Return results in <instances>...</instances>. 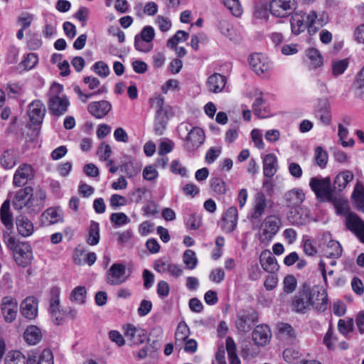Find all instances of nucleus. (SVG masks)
Segmentation results:
<instances>
[{"instance_id":"33","label":"nucleus","mask_w":364,"mask_h":364,"mask_svg":"<svg viewBox=\"0 0 364 364\" xmlns=\"http://www.w3.org/2000/svg\"><path fill=\"white\" fill-rule=\"evenodd\" d=\"M16 224L18 233L24 237L31 236L34 231L33 223L24 215L18 216Z\"/></svg>"},{"instance_id":"25","label":"nucleus","mask_w":364,"mask_h":364,"mask_svg":"<svg viewBox=\"0 0 364 364\" xmlns=\"http://www.w3.org/2000/svg\"><path fill=\"white\" fill-rule=\"evenodd\" d=\"M33 189L30 186L25 187L18 190L13 200V205L15 209L21 210L23 208L28 209L31 192Z\"/></svg>"},{"instance_id":"52","label":"nucleus","mask_w":364,"mask_h":364,"mask_svg":"<svg viewBox=\"0 0 364 364\" xmlns=\"http://www.w3.org/2000/svg\"><path fill=\"white\" fill-rule=\"evenodd\" d=\"M210 187L218 195H225L227 192L225 181L219 178H213L210 180Z\"/></svg>"},{"instance_id":"51","label":"nucleus","mask_w":364,"mask_h":364,"mask_svg":"<svg viewBox=\"0 0 364 364\" xmlns=\"http://www.w3.org/2000/svg\"><path fill=\"white\" fill-rule=\"evenodd\" d=\"M253 16L255 20L259 21H267L269 18V11L267 6L262 4L255 5Z\"/></svg>"},{"instance_id":"4","label":"nucleus","mask_w":364,"mask_h":364,"mask_svg":"<svg viewBox=\"0 0 364 364\" xmlns=\"http://www.w3.org/2000/svg\"><path fill=\"white\" fill-rule=\"evenodd\" d=\"M309 186L315 193L316 198L321 201H330L333 197L331 181L329 177H312L309 181Z\"/></svg>"},{"instance_id":"46","label":"nucleus","mask_w":364,"mask_h":364,"mask_svg":"<svg viewBox=\"0 0 364 364\" xmlns=\"http://www.w3.org/2000/svg\"><path fill=\"white\" fill-rule=\"evenodd\" d=\"M5 364H26V357L18 350L9 351L4 359Z\"/></svg>"},{"instance_id":"6","label":"nucleus","mask_w":364,"mask_h":364,"mask_svg":"<svg viewBox=\"0 0 364 364\" xmlns=\"http://www.w3.org/2000/svg\"><path fill=\"white\" fill-rule=\"evenodd\" d=\"M155 36V31L151 26H144L140 33L134 37V48L141 53H149L154 48L153 40Z\"/></svg>"},{"instance_id":"58","label":"nucleus","mask_w":364,"mask_h":364,"mask_svg":"<svg viewBox=\"0 0 364 364\" xmlns=\"http://www.w3.org/2000/svg\"><path fill=\"white\" fill-rule=\"evenodd\" d=\"M105 91H106L105 88L103 87H101L100 89H99L97 91L94 92L92 93L85 94L84 92H82V91L81 90V89L79 86L76 85L74 87L75 93H76L77 95L79 100L80 101H82V102H86L93 95H99Z\"/></svg>"},{"instance_id":"10","label":"nucleus","mask_w":364,"mask_h":364,"mask_svg":"<svg viewBox=\"0 0 364 364\" xmlns=\"http://www.w3.org/2000/svg\"><path fill=\"white\" fill-rule=\"evenodd\" d=\"M129 276L125 265L115 263L107 271L105 280L107 284L117 286L125 282Z\"/></svg>"},{"instance_id":"49","label":"nucleus","mask_w":364,"mask_h":364,"mask_svg":"<svg viewBox=\"0 0 364 364\" xmlns=\"http://www.w3.org/2000/svg\"><path fill=\"white\" fill-rule=\"evenodd\" d=\"M183 262L188 269H193L196 267L198 264V259L196 253L192 250H186L183 252Z\"/></svg>"},{"instance_id":"19","label":"nucleus","mask_w":364,"mask_h":364,"mask_svg":"<svg viewBox=\"0 0 364 364\" xmlns=\"http://www.w3.org/2000/svg\"><path fill=\"white\" fill-rule=\"evenodd\" d=\"M46 107L41 100H34L28 106V114L31 122L34 124H41L45 114Z\"/></svg>"},{"instance_id":"63","label":"nucleus","mask_w":364,"mask_h":364,"mask_svg":"<svg viewBox=\"0 0 364 364\" xmlns=\"http://www.w3.org/2000/svg\"><path fill=\"white\" fill-rule=\"evenodd\" d=\"M142 175L144 180L151 181L158 178L159 172L154 166L149 165L144 168Z\"/></svg>"},{"instance_id":"21","label":"nucleus","mask_w":364,"mask_h":364,"mask_svg":"<svg viewBox=\"0 0 364 364\" xmlns=\"http://www.w3.org/2000/svg\"><path fill=\"white\" fill-rule=\"evenodd\" d=\"M259 262L263 269L269 273H274L279 269L276 258L267 250H263L261 252Z\"/></svg>"},{"instance_id":"2","label":"nucleus","mask_w":364,"mask_h":364,"mask_svg":"<svg viewBox=\"0 0 364 364\" xmlns=\"http://www.w3.org/2000/svg\"><path fill=\"white\" fill-rule=\"evenodd\" d=\"M63 90L61 85L53 83L48 92V109L51 114L56 117L65 114L70 106V101Z\"/></svg>"},{"instance_id":"12","label":"nucleus","mask_w":364,"mask_h":364,"mask_svg":"<svg viewBox=\"0 0 364 364\" xmlns=\"http://www.w3.org/2000/svg\"><path fill=\"white\" fill-rule=\"evenodd\" d=\"M306 18L307 26H309V33L315 34L319 28L323 27L327 22L328 16L325 11H310L309 13H304Z\"/></svg>"},{"instance_id":"27","label":"nucleus","mask_w":364,"mask_h":364,"mask_svg":"<svg viewBox=\"0 0 364 364\" xmlns=\"http://www.w3.org/2000/svg\"><path fill=\"white\" fill-rule=\"evenodd\" d=\"M290 24L294 35L298 36L306 29L309 31L305 14L295 13L290 18Z\"/></svg>"},{"instance_id":"61","label":"nucleus","mask_w":364,"mask_h":364,"mask_svg":"<svg viewBox=\"0 0 364 364\" xmlns=\"http://www.w3.org/2000/svg\"><path fill=\"white\" fill-rule=\"evenodd\" d=\"M38 60L37 55L31 53L27 55L21 64L25 70H31L37 64Z\"/></svg>"},{"instance_id":"26","label":"nucleus","mask_w":364,"mask_h":364,"mask_svg":"<svg viewBox=\"0 0 364 364\" xmlns=\"http://www.w3.org/2000/svg\"><path fill=\"white\" fill-rule=\"evenodd\" d=\"M271 338V331L267 325L257 326L252 332V339L257 346H265Z\"/></svg>"},{"instance_id":"29","label":"nucleus","mask_w":364,"mask_h":364,"mask_svg":"<svg viewBox=\"0 0 364 364\" xmlns=\"http://www.w3.org/2000/svg\"><path fill=\"white\" fill-rule=\"evenodd\" d=\"M206 85L210 92H220L226 85V77L220 73H214L208 78Z\"/></svg>"},{"instance_id":"44","label":"nucleus","mask_w":364,"mask_h":364,"mask_svg":"<svg viewBox=\"0 0 364 364\" xmlns=\"http://www.w3.org/2000/svg\"><path fill=\"white\" fill-rule=\"evenodd\" d=\"M190 330L188 325L184 321H181L175 333L176 343L182 344L188 337Z\"/></svg>"},{"instance_id":"34","label":"nucleus","mask_w":364,"mask_h":364,"mask_svg":"<svg viewBox=\"0 0 364 364\" xmlns=\"http://www.w3.org/2000/svg\"><path fill=\"white\" fill-rule=\"evenodd\" d=\"M253 324L252 315L249 312L242 311L238 314L235 325L237 330L242 333L250 331Z\"/></svg>"},{"instance_id":"56","label":"nucleus","mask_w":364,"mask_h":364,"mask_svg":"<svg viewBox=\"0 0 364 364\" xmlns=\"http://www.w3.org/2000/svg\"><path fill=\"white\" fill-rule=\"evenodd\" d=\"M315 159L318 166L324 168L328 162V154L321 146L316 147L315 150Z\"/></svg>"},{"instance_id":"53","label":"nucleus","mask_w":364,"mask_h":364,"mask_svg":"<svg viewBox=\"0 0 364 364\" xmlns=\"http://www.w3.org/2000/svg\"><path fill=\"white\" fill-rule=\"evenodd\" d=\"M338 328L341 333L346 336L353 330V319L348 318L340 319L338 322Z\"/></svg>"},{"instance_id":"7","label":"nucleus","mask_w":364,"mask_h":364,"mask_svg":"<svg viewBox=\"0 0 364 364\" xmlns=\"http://www.w3.org/2000/svg\"><path fill=\"white\" fill-rule=\"evenodd\" d=\"M126 341L131 347L139 346L148 340L146 331L133 324H127L123 327Z\"/></svg>"},{"instance_id":"16","label":"nucleus","mask_w":364,"mask_h":364,"mask_svg":"<svg viewBox=\"0 0 364 364\" xmlns=\"http://www.w3.org/2000/svg\"><path fill=\"white\" fill-rule=\"evenodd\" d=\"M16 262L21 266H28L33 259V252L31 245L27 242L18 243L14 251Z\"/></svg>"},{"instance_id":"47","label":"nucleus","mask_w":364,"mask_h":364,"mask_svg":"<svg viewBox=\"0 0 364 364\" xmlns=\"http://www.w3.org/2000/svg\"><path fill=\"white\" fill-rule=\"evenodd\" d=\"M100 240V225L98 223L92 221L89 229V235L87 242L90 245H95Z\"/></svg>"},{"instance_id":"11","label":"nucleus","mask_w":364,"mask_h":364,"mask_svg":"<svg viewBox=\"0 0 364 364\" xmlns=\"http://www.w3.org/2000/svg\"><path fill=\"white\" fill-rule=\"evenodd\" d=\"M250 65L258 75L267 77L272 68L271 60L262 53H255L250 55Z\"/></svg>"},{"instance_id":"38","label":"nucleus","mask_w":364,"mask_h":364,"mask_svg":"<svg viewBox=\"0 0 364 364\" xmlns=\"http://www.w3.org/2000/svg\"><path fill=\"white\" fill-rule=\"evenodd\" d=\"M352 200L355 207L359 211L364 212V186L358 182L352 193Z\"/></svg>"},{"instance_id":"54","label":"nucleus","mask_w":364,"mask_h":364,"mask_svg":"<svg viewBox=\"0 0 364 364\" xmlns=\"http://www.w3.org/2000/svg\"><path fill=\"white\" fill-rule=\"evenodd\" d=\"M297 282L293 275H287L283 280V290L286 294H291L296 288Z\"/></svg>"},{"instance_id":"60","label":"nucleus","mask_w":364,"mask_h":364,"mask_svg":"<svg viewBox=\"0 0 364 364\" xmlns=\"http://www.w3.org/2000/svg\"><path fill=\"white\" fill-rule=\"evenodd\" d=\"M155 23L161 32H167L172 25L171 20L163 16H158L155 19Z\"/></svg>"},{"instance_id":"24","label":"nucleus","mask_w":364,"mask_h":364,"mask_svg":"<svg viewBox=\"0 0 364 364\" xmlns=\"http://www.w3.org/2000/svg\"><path fill=\"white\" fill-rule=\"evenodd\" d=\"M50 314L52 321L55 325L61 324L65 319V313L60 308L58 296H53L50 301Z\"/></svg>"},{"instance_id":"41","label":"nucleus","mask_w":364,"mask_h":364,"mask_svg":"<svg viewBox=\"0 0 364 364\" xmlns=\"http://www.w3.org/2000/svg\"><path fill=\"white\" fill-rule=\"evenodd\" d=\"M306 56L312 68H320L323 65V57L316 48H309L306 50Z\"/></svg>"},{"instance_id":"59","label":"nucleus","mask_w":364,"mask_h":364,"mask_svg":"<svg viewBox=\"0 0 364 364\" xmlns=\"http://www.w3.org/2000/svg\"><path fill=\"white\" fill-rule=\"evenodd\" d=\"M108 336L110 341L116 343L119 347H122L125 345L126 338L124 335L122 336L119 331L112 330L109 332Z\"/></svg>"},{"instance_id":"8","label":"nucleus","mask_w":364,"mask_h":364,"mask_svg":"<svg viewBox=\"0 0 364 364\" xmlns=\"http://www.w3.org/2000/svg\"><path fill=\"white\" fill-rule=\"evenodd\" d=\"M282 226V221L275 215L267 216L261 225V240H271L279 232Z\"/></svg>"},{"instance_id":"55","label":"nucleus","mask_w":364,"mask_h":364,"mask_svg":"<svg viewBox=\"0 0 364 364\" xmlns=\"http://www.w3.org/2000/svg\"><path fill=\"white\" fill-rule=\"evenodd\" d=\"M225 6L235 16H240L242 13L239 0H223Z\"/></svg>"},{"instance_id":"18","label":"nucleus","mask_w":364,"mask_h":364,"mask_svg":"<svg viewBox=\"0 0 364 364\" xmlns=\"http://www.w3.org/2000/svg\"><path fill=\"white\" fill-rule=\"evenodd\" d=\"M20 312L21 315L28 319H35L38 313V302L36 297L28 296L20 304Z\"/></svg>"},{"instance_id":"14","label":"nucleus","mask_w":364,"mask_h":364,"mask_svg":"<svg viewBox=\"0 0 364 364\" xmlns=\"http://www.w3.org/2000/svg\"><path fill=\"white\" fill-rule=\"evenodd\" d=\"M35 171L31 165L23 164L20 165L14 173L13 184L15 187L25 186L28 181L34 178Z\"/></svg>"},{"instance_id":"36","label":"nucleus","mask_w":364,"mask_h":364,"mask_svg":"<svg viewBox=\"0 0 364 364\" xmlns=\"http://www.w3.org/2000/svg\"><path fill=\"white\" fill-rule=\"evenodd\" d=\"M63 220L62 211L59 208H50L41 215L42 223L45 225H50L57 223Z\"/></svg>"},{"instance_id":"15","label":"nucleus","mask_w":364,"mask_h":364,"mask_svg":"<svg viewBox=\"0 0 364 364\" xmlns=\"http://www.w3.org/2000/svg\"><path fill=\"white\" fill-rule=\"evenodd\" d=\"M1 310L4 320L8 323L13 322L17 316L18 303L12 296H4L1 299Z\"/></svg>"},{"instance_id":"45","label":"nucleus","mask_w":364,"mask_h":364,"mask_svg":"<svg viewBox=\"0 0 364 364\" xmlns=\"http://www.w3.org/2000/svg\"><path fill=\"white\" fill-rule=\"evenodd\" d=\"M10 203L9 200H6L1 205L0 209V216L1 222L9 229L12 227V216L9 212Z\"/></svg>"},{"instance_id":"37","label":"nucleus","mask_w":364,"mask_h":364,"mask_svg":"<svg viewBox=\"0 0 364 364\" xmlns=\"http://www.w3.org/2000/svg\"><path fill=\"white\" fill-rule=\"evenodd\" d=\"M354 175L351 171L345 170L339 173L335 178L333 186L338 191L344 190L348 183L353 181Z\"/></svg>"},{"instance_id":"1","label":"nucleus","mask_w":364,"mask_h":364,"mask_svg":"<svg viewBox=\"0 0 364 364\" xmlns=\"http://www.w3.org/2000/svg\"><path fill=\"white\" fill-rule=\"evenodd\" d=\"M327 295L323 291L304 289L295 296L292 309L297 313L305 314L312 306L318 311H323L327 304Z\"/></svg>"},{"instance_id":"22","label":"nucleus","mask_w":364,"mask_h":364,"mask_svg":"<svg viewBox=\"0 0 364 364\" xmlns=\"http://www.w3.org/2000/svg\"><path fill=\"white\" fill-rule=\"evenodd\" d=\"M111 108V104L106 100L92 102L87 107L88 112L98 119H101L107 115Z\"/></svg>"},{"instance_id":"57","label":"nucleus","mask_w":364,"mask_h":364,"mask_svg":"<svg viewBox=\"0 0 364 364\" xmlns=\"http://www.w3.org/2000/svg\"><path fill=\"white\" fill-rule=\"evenodd\" d=\"M110 220L115 226H122L130 222V219L124 213H114L110 216Z\"/></svg>"},{"instance_id":"35","label":"nucleus","mask_w":364,"mask_h":364,"mask_svg":"<svg viewBox=\"0 0 364 364\" xmlns=\"http://www.w3.org/2000/svg\"><path fill=\"white\" fill-rule=\"evenodd\" d=\"M24 341L31 346L38 344L42 339L41 329L34 325L28 326L23 333Z\"/></svg>"},{"instance_id":"30","label":"nucleus","mask_w":364,"mask_h":364,"mask_svg":"<svg viewBox=\"0 0 364 364\" xmlns=\"http://www.w3.org/2000/svg\"><path fill=\"white\" fill-rule=\"evenodd\" d=\"M277 331L279 338L289 343L295 341L297 336L296 330L289 323H279L277 324Z\"/></svg>"},{"instance_id":"48","label":"nucleus","mask_w":364,"mask_h":364,"mask_svg":"<svg viewBox=\"0 0 364 364\" xmlns=\"http://www.w3.org/2000/svg\"><path fill=\"white\" fill-rule=\"evenodd\" d=\"M348 65L349 61L347 58L333 60L331 63L333 75L337 77L344 73Z\"/></svg>"},{"instance_id":"28","label":"nucleus","mask_w":364,"mask_h":364,"mask_svg":"<svg viewBox=\"0 0 364 364\" xmlns=\"http://www.w3.org/2000/svg\"><path fill=\"white\" fill-rule=\"evenodd\" d=\"M284 200L289 207H300L305 200V193L301 188H295L284 194Z\"/></svg>"},{"instance_id":"13","label":"nucleus","mask_w":364,"mask_h":364,"mask_svg":"<svg viewBox=\"0 0 364 364\" xmlns=\"http://www.w3.org/2000/svg\"><path fill=\"white\" fill-rule=\"evenodd\" d=\"M345 223L347 229L364 243V221L355 213H348L346 216Z\"/></svg>"},{"instance_id":"17","label":"nucleus","mask_w":364,"mask_h":364,"mask_svg":"<svg viewBox=\"0 0 364 364\" xmlns=\"http://www.w3.org/2000/svg\"><path fill=\"white\" fill-rule=\"evenodd\" d=\"M288 221L293 225H305L309 222V210L304 207L291 208L287 214Z\"/></svg>"},{"instance_id":"42","label":"nucleus","mask_w":364,"mask_h":364,"mask_svg":"<svg viewBox=\"0 0 364 364\" xmlns=\"http://www.w3.org/2000/svg\"><path fill=\"white\" fill-rule=\"evenodd\" d=\"M338 142L343 147H353L355 144V141L352 138L346 140L349 133L348 129L345 128L341 124H338Z\"/></svg>"},{"instance_id":"23","label":"nucleus","mask_w":364,"mask_h":364,"mask_svg":"<svg viewBox=\"0 0 364 364\" xmlns=\"http://www.w3.org/2000/svg\"><path fill=\"white\" fill-rule=\"evenodd\" d=\"M19 151L16 149H9L4 151L0 158L1 166L5 169L13 168L18 162Z\"/></svg>"},{"instance_id":"9","label":"nucleus","mask_w":364,"mask_h":364,"mask_svg":"<svg viewBox=\"0 0 364 364\" xmlns=\"http://www.w3.org/2000/svg\"><path fill=\"white\" fill-rule=\"evenodd\" d=\"M296 4V0H272L269 11L277 18H286L295 9Z\"/></svg>"},{"instance_id":"3","label":"nucleus","mask_w":364,"mask_h":364,"mask_svg":"<svg viewBox=\"0 0 364 364\" xmlns=\"http://www.w3.org/2000/svg\"><path fill=\"white\" fill-rule=\"evenodd\" d=\"M181 134H186L184 147L188 151H195L205 141V133L198 127H192L190 124L183 123L179 127Z\"/></svg>"},{"instance_id":"39","label":"nucleus","mask_w":364,"mask_h":364,"mask_svg":"<svg viewBox=\"0 0 364 364\" xmlns=\"http://www.w3.org/2000/svg\"><path fill=\"white\" fill-rule=\"evenodd\" d=\"M168 119L166 109L157 110L154 122V131L158 135H161L166 129Z\"/></svg>"},{"instance_id":"43","label":"nucleus","mask_w":364,"mask_h":364,"mask_svg":"<svg viewBox=\"0 0 364 364\" xmlns=\"http://www.w3.org/2000/svg\"><path fill=\"white\" fill-rule=\"evenodd\" d=\"M86 296V288L83 286H78L71 291L70 299L72 301L82 305L85 303Z\"/></svg>"},{"instance_id":"31","label":"nucleus","mask_w":364,"mask_h":364,"mask_svg":"<svg viewBox=\"0 0 364 364\" xmlns=\"http://www.w3.org/2000/svg\"><path fill=\"white\" fill-rule=\"evenodd\" d=\"M278 169V160L274 154H267L263 159V173L266 177L272 178Z\"/></svg>"},{"instance_id":"5","label":"nucleus","mask_w":364,"mask_h":364,"mask_svg":"<svg viewBox=\"0 0 364 364\" xmlns=\"http://www.w3.org/2000/svg\"><path fill=\"white\" fill-rule=\"evenodd\" d=\"M271 200L262 192L255 194L247 218L251 220H259L266 210L270 207Z\"/></svg>"},{"instance_id":"20","label":"nucleus","mask_w":364,"mask_h":364,"mask_svg":"<svg viewBox=\"0 0 364 364\" xmlns=\"http://www.w3.org/2000/svg\"><path fill=\"white\" fill-rule=\"evenodd\" d=\"M238 211L235 206L230 207L224 214L222 228L226 232H232L236 228Z\"/></svg>"},{"instance_id":"50","label":"nucleus","mask_w":364,"mask_h":364,"mask_svg":"<svg viewBox=\"0 0 364 364\" xmlns=\"http://www.w3.org/2000/svg\"><path fill=\"white\" fill-rule=\"evenodd\" d=\"M189 34L182 30L178 31L175 35L167 41V46L170 48H174L179 43L186 41L188 38Z\"/></svg>"},{"instance_id":"62","label":"nucleus","mask_w":364,"mask_h":364,"mask_svg":"<svg viewBox=\"0 0 364 364\" xmlns=\"http://www.w3.org/2000/svg\"><path fill=\"white\" fill-rule=\"evenodd\" d=\"M94 71L100 76L106 77L109 74L108 65L103 61H98L93 65Z\"/></svg>"},{"instance_id":"32","label":"nucleus","mask_w":364,"mask_h":364,"mask_svg":"<svg viewBox=\"0 0 364 364\" xmlns=\"http://www.w3.org/2000/svg\"><path fill=\"white\" fill-rule=\"evenodd\" d=\"M220 33L230 41L238 43L240 41V35L237 31L226 20H221L218 25Z\"/></svg>"},{"instance_id":"64","label":"nucleus","mask_w":364,"mask_h":364,"mask_svg":"<svg viewBox=\"0 0 364 364\" xmlns=\"http://www.w3.org/2000/svg\"><path fill=\"white\" fill-rule=\"evenodd\" d=\"M38 364H54L53 353L48 349L43 350L39 355Z\"/></svg>"},{"instance_id":"40","label":"nucleus","mask_w":364,"mask_h":364,"mask_svg":"<svg viewBox=\"0 0 364 364\" xmlns=\"http://www.w3.org/2000/svg\"><path fill=\"white\" fill-rule=\"evenodd\" d=\"M342 252L343 249L339 242L330 239L325 249L326 257L337 259L341 256Z\"/></svg>"}]
</instances>
